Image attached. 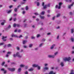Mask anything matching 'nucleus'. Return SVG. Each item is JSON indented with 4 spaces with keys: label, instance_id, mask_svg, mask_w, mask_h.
Returning <instances> with one entry per match:
<instances>
[{
    "label": "nucleus",
    "instance_id": "nucleus-1",
    "mask_svg": "<svg viewBox=\"0 0 74 74\" xmlns=\"http://www.w3.org/2000/svg\"><path fill=\"white\" fill-rule=\"evenodd\" d=\"M63 4V3L60 2L59 3V6H58V5H56L55 6V8L56 9L58 8V9H60V7H61V5H62Z\"/></svg>",
    "mask_w": 74,
    "mask_h": 74
},
{
    "label": "nucleus",
    "instance_id": "nucleus-2",
    "mask_svg": "<svg viewBox=\"0 0 74 74\" xmlns=\"http://www.w3.org/2000/svg\"><path fill=\"white\" fill-rule=\"evenodd\" d=\"M71 60V58L70 57L66 58L64 59V60L65 61V62H66V61H67V62H70V61Z\"/></svg>",
    "mask_w": 74,
    "mask_h": 74
},
{
    "label": "nucleus",
    "instance_id": "nucleus-3",
    "mask_svg": "<svg viewBox=\"0 0 74 74\" xmlns=\"http://www.w3.org/2000/svg\"><path fill=\"white\" fill-rule=\"evenodd\" d=\"M8 69L9 71H12V72H14V71H15V68H8Z\"/></svg>",
    "mask_w": 74,
    "mask_h": 74
},
{
    "label": "nucleus",
    "instance_id": "nucleus-4",
    "mask_svg": "<svg viewBox=\"0 0 74 74\" xmlns=\"http://www.w3.org/2000/svg\"><path fill=\"white\" fill-rule=\"evenodd\" d=\"M47 7H50V4L49 3L47 5H45V6L43 7L42 9H46Z\"/></svg>",
    "mask_w": 74,
    "mask_h": 74
},
{
    "label": "nucleus",
    "instance_id": "nucleus-5",
    "mask_svg": "<svg viewBox=\"0 0 74 74\" xmlns=\"http://www.w3.org/2000/svg\"><path fill=\"white\" fill-rule=\"evenodd\" d=\"M16 56L19 58H21L22 57V56L20 55V53L18 52L16 53Z\"/></svg>",
    "mask_w": 74,
    "mask_h": 74
},
{
    "label": "nucleus",
    "instance_id": "nucleus-6",
    "mask_svg": "<svg viewBox=\"0 0 74 74\" xmlns=\"http://www.w3.org/2000/svg\"><path fill=\"white\" fill-rule=\"evenodd\" d=\"M7 38V36H3L2 39L3 40V41L5 42L7 41V39L6 38Z\"/></svg>",
    "mask_w": 74,
    "mask_h": 74
},
{
    "label": "nucleus",
    "instance_id": "nucleus-7",
    "mask_svg": "<svg viewBox=\"0 0 74 74\" xmlns=\"http://www.w3.org/2000/svg\"><path fill=\"white\" fill-rule=\"evenodd\" d=\"M11 36H12V37H17V38H18V37L17 35L14 34V33L12 34L11 35Z\"/></svg>",
    "mask_w": 74,
    "mask_h": 74
},
{
    "label": "nucleus",
    "instance_id": "nucleus-8",
    "mask_svg": "<svg viewBox=\"0 0 74 74\" xmlns=\"http://www.w3.org/2000/svg\"><path fill=\"white\" fill-rule=\"evenodd\" d=\"M48 57L49 58H55V56L54 55H49L48 56Z\"/></svg>",
    "mask_w": 74,
    "mask_h": 74
},
{
    "label": "nucleus",
    "instance_id": "nucleus-9",
    "mask_svg": "<svg viewBox=\"0 0 74 74\" xmlns=\"http://www.w3.org/2000/svg\"><path fill=\"white\" fill-rule=\"evenodd\" d=\"M43 71H45V70H49V68L47 67H44L43 68Z\"/></svg>",
    "mask_w": 74,
    "mask_h": 74
},
{
    "label": "nucleus",
    "instance_id": "nucleus-10",
    "mask_svg": "<svg viewBox=\"0 0 74 74\" xmlns=\"http://www.w3.org/2000/svg\"><path fill=\"white\" fill-rule=\"evenodd\" d=\"M49 74H56V73H54L53 71H51L49 73Z\"/></svg>",
    "mask_w": 74,
    "mask_h": 74
},
{
    "label": "nucleus",
    "instance_id": "nucleus-11",
    "mask_svg": "<svg viewBox=\"0 0 74 74\" xmlns=\"http://www.w3.org/2000/svg\"><path fill=\"white\" fill-rule=\"evenodd\" d=\"M28 70L29 71H32L34 70V68H31L30 69H29Z\"/></svg>",
    "mask_w": 74,
    "mask_h": 74
},
{
    "label": "nucleus",
    "instance_id": "nucleus-12",
    "mask_svg": "<svg viewBox=\"0 0 74 74\" xmlns=\"http://www.w3.org/2000/svg\"><path fill=\"white\" fill-rule=\"evenodd\" d=\"M55 46V45H52L50 47L51 49H53V48H54Z\"/></svg>",
    "mask_w": 74,
    "mask_h": 74
},
{
    "label": "nucleus",
    "instance_id": "nucleus-13",
    "mask_svg": "<svg viewBox=\"0 0 74 74\" xmlns=\"http://www.w3.org/2000/svg\"><path fill=\"white\" fill-rule=\"evenodd\" d=\"M74 4V2H73L71 5L68 6V8H69V9H71V6H73Z\"/></svg>",
    "mask_w": 74,
    "mask_h": 74
},
{
    "label": "nucleus",
    "instance_id": "nucleus-14",
    "mask_svg": "<svg viewBox=\"0 0 74 74\" xmlns=\"http://www.w3.org/2000/svg\"><path fill=\"white\" fill-rule=\"evenodd\" d=\"M60 65L61 67H63L64 66V62H62L60 63Z\"/></svg>",
    "mask_w": 74,
    "mask_h": 74
},
{
    "label": "nucleus",
    "instance_id": "nucleus-15",
    "mask_svg": "<svg viewBox=\"0 0 74 74\" xmlns=\"http://www.w3.org/2000/svg\"><path fill=\"white\" fill-rule=\"evenodd\" d=\"M38 64H34L32 65V66L33 67H37L38 66Z\"/></svg>",
    "mask_w": 74,
    "mask_h": 74
},
{
    "label": "nucleus",
    "instance_id": "nucleus-16",
    "mask_svg": "<svg viewBox=\"0 0 74 74\" xmlns=\"http://www.w3.org/2000/svg\"><path fill=\"white\" fill-rule=\"evenodd\" d=\"M40 17L41 19H44V18H45V17L44 16H41V15L40 16Z\"/></svg>",
    "mask_w": 74,
    "mask_h": 74
},
{
    "label": "nucleus",
    "instance_id": "nucleus-17",
    "mask_svg": "<svg viewBox=\"0 0 74 74\" xmlns=\"http://www.w3.org/2000/svg\"><path fill=\"white\" fill-rule=\"evenodd\" d=\"M27 42V40H24L23 41V44H25V43Z\"/></svg>",
    "mask_w": 74,
    "mask_h": 74
},
{
    "label": "nucleus",
    "instance_id": "nucleus-18",
    "mask_svg": "<svg viewBox=\"0 0 74 74\" xmlns=\"http://www.w3.org/2000/svg\"><path fill=\"white\" fill-rule=\"evenodd\" d=\"M43 44H44V43H41L39 45V47H42V45H43Z\"/></svg>",
    "mask_w": 74,
    "mask_h": 74
},
{
    "label": "nucleus",
    "instance_id": "nucleus-19",
    "mask_svg": "<svg viewBox=\"0 0 74 74\" xmlns=\"http://www.w3.org/2000/svg\"><path fill=\"white\" fill-rule=\"evenodd\" d=\"M11 47H12V45L10 44H9L7 45V47L8 48Z\"/></svg>",
    "mask_w": 74,
    "mask_h": 74
},
{
    "label": "nucleus",
    "instance_id": "nucleus-20",
    "mask_svg": "<svg viewBox=\"0 0 74 74\" xmlns=\"http://www.w3.org/2000/svg\"><path fill=\"white\" fill-rule=\"evenodd\" d=\"M38 68V70H39L41 69V67L40 66H39V65H38V66L37 67Z\"/></svg>",
    "mask_w": 74,
    "mask_h": 74
},
{
    "label": "nucleus",
    "instance_id": "nucleus-21",
    "mask_svg": "<svg viewBox=\"0 0 74 74\" xmlns=\"http://www.w3.org/2000/svg\"><path fill=\"white\" fill-rule=\"evenodd\" d=\"M21 70H22V69L21 68H19L18 69V73H20V72H21Z\"/></svg>",
    "mask_w": 74,
    "mask_h": 74
},
{
    "label": "nucleus",
    "instance_id": "nucleus-22",
    "mask_svg": "<svg viewBox=\"0 0 74 74\" xmlns=\"http://www.w3.org/2000/svg\"><path fill=\"white\" fill-rule=\"evenodd\" d=\"M70 74H74V71L72 70L71 71V73Z\"/></svg>",
    "mask_w": 74,
    "mask_h": 74
},
{
    "label": "nucleus",
    "instance_id": "nucleus-23",
    "mask_svg": "<svg viewBox=\"0 0 74 74\" xmlns=\"http://www.w3.org/2000/svg\"><path fill=\"white\" fill-rule=\"evenodd\" d=\"M60 15H61L60 14V13H59V14H57L56 17V18H58V17H59L60 16Z\"/></svg>",
    "mask_w": 74,
    "mask_h": 74
},
{
    "label": "nucleus",
    "instance_id": "nucleus-24",
    "mask_svg": "<svg viewBox=\"0 0 74 74\" xmlns=\"http://www.w3.org/2000/svg\"><path fill=\"white\" fill-rule=\"evenodd\" d=\"M45 14V11H42L41 13H40V14L42 15H44Z\"/></svg>",
    "mask_w": 74,
    "mask_h": 74
},
{
    "label": "nucleus",
    "instance_id": "nucleus-25",
    "mask_svg": "<svg viewBox=\"0 0 74 74\" xmlns=\"http://www.w3.org/2000/svg\"><path fill=\"white\" fill-rule=\"evenodd\" d=\"M65 1H66V2H71L72 0H65Z\"/></svg>",
    "mask_w": 74,
    "mask_h": 74
},
{
    "label": "nucleus",
    "instance_id": "nucleus-26",
    "mask_svg": "<svg viewBox=\"0 0 74 74\" xmlns=\"http://www.w3.org/2000/svg\"><path fill=\"white\" fill-rule=\"evenodd\" d=\"M71 33H73L74 32V29L73 28H72L71 29Z\"/></svg>",
    "mask_w": 74,
    "mask_h": 74
},
{
    "label": "nucleus",
    "instance_id": "nucleus-27",
    "mask_svg": "<svg viewBox=\"0 0 74 74\" xmlns=\"http://www.w3.org/2000/svg\"><path fill=\"white\" fill-rule=\"evenodd\" d=\"M20 66V67H24L25 66V65L24 64H21Z\"/></svg>",
    "mask_w": 74,
    "mask_h": 74
},
{
    "label": "nucleus",
    "instance_id": "nucleus-28",
    "mask_svg": "<svg viewBox=\"0 0 74 74\" xmlns=\"http://www.w3.org/2000/svg\"><path fill=\"white\" fill-rule=\"evenodd\" d=\"M45 40H46V39L45 38H43L42 39L41 41L42 42H44V41H45Z\"/></svg>",
    "mask_w": 74,
    "mask_h": 74
},
{
    "label": "nucleus",
    "instance_id": "nucleus-29",
    "mask_svg": "<svg viewBox=\"0 0 74 74\" xmlns=\"http://www.w3.org/2000/svg\"><path fill=\"white\" fill-rule=\"evenodd\" d=\"M54 54V55L55 56H56V55H58V52H56Z\"/></svg>",
    "mask_w": 74,
    "mask_h": 74
},
{
    "label": "nucleus",
    "instance_id": "nucleus-30",
    "mask_svg": "<svg viewBox=\"0 0 74 74\" xmlns=\"http://www.w3.org/2000/svg\"><path fill=\"white\" fill-rule=\"evenodd\" d=\"M71 41H72V42H74V39L72 37H71Z\"/></svg>",
    "mask_w": 74,
    "mask_h": 74
},
{
    "label": "nucleus",
    "instance_id": "nucleus-31",
    "mask_svg": "<svg viewBox=\"0 0 74 74\" xmlns=\"http://www.w3.org/2000/svg\"><path fill=\"white\" fill-rule=\"evenodd\" d=\"M5 62H3L2 64H1V65L2 66H3L4 65V64H5Z\"/></svg>",
    "mask_w": 74,
    "mask_h": 74
},
{
    "label": "nucleus",
    "instance_id": "nucleus-32",
    "mask_svg": "<svg viewBox=\"0 0 74 74\" xmlns=\"http://www.w3.org/2000/svg\"><path fill=\"white\" fill-rule=\"evenodd\" d=\"M11 11H12V10H9L8 12H7V13H8V14H10V13L11 12Z\"/></svg>",
    "mask_w": 74,
    "mask_h": 74
},
{
    "label": "nucleus",
    "instance_id": "nucleus-33",
    "mask_svg": "<svg viewBox=\"0 0 74 74\" xmlns=\"http://www.w3.org/2000/svg\"><path fill=\"white\" fill-rule=\"evenodd\" d=\"M32 46H33V44H30L29 45V48H32Z\"/></svg>",
    "mask_w": 74,
    "mask_h": 74
},
{
    "label": "nucleus",
    "instance_id": "nucleus-34",
    "mask_svg": "<svg viewBox=\"0 0 74 74\" xmlns=\"http://www.w3.org/2000/svg\"><path fill=\"white\" fill-rule=\"evenodd\" d=\"M23 47L24 48H27V47L26 45H24L23 46Z\"/></svg>",
    "mask_w": 74,
    "mask_h": 74
},
{
    "label": "nucleus",
    "instance_id": "nucleus-35",
    "mask_svg": "<svg viewBox=\"0 0 74 74\" xmlns=\"http://www.w3.org/2000/svg\"><path fill=\"white\" fill-rule=\"evenodd\" d=\"M14 27H16V24L15 23H14L13 24V26Z\"/></svg>",
    "mask_w": 74,
    "mask_h": 74
},
{
    "label": "nucleus",
    "instance_id": "nucleus-36",
    "mask_svg": "<svg viewBox=\"0 0 74 74\" xmlns=\"http://www.w3.org/2000/svg\"><path fill=\"white\" fill-rule=\"evenodd\" d=\"M16 26H17V27H20V26H21V25H20V24H16Z\"/></svg>",
    "mask_w": 74,
    "mask_h": 74
},
{
    "label": "nucleus",
    "instance_id": "nucleus-37",
    "mask_svg": "<svg viewBox=\"0 0 74 74\" xmlns=\"http://www.w3.org/2000/svg\"><path fill=\"white\" fill-rule=\"evenodd\" d=\"M24 73L25 74H28L29 73H28V71H26L24 72Z\"/></svg>",
    "mask_w": 74,
    "mask_h": 74
},
{
    "label": "nucleus",
    "instance_id": "nucleus-38",
    "mask_svg": "<svg viewBox=\"0 0 74 74\" xmlns=\"http://www.w3.org/2000/svg\"><path fill=\"white\" fill-rule=\"evenodd\" d=\"M4 42L0 43V45H4Z\"/></svg>",
    "mask_w": 74,
    "mask_h": 74
},
{
    "label": "nucleus",
    "instance_id": "nucleus-39",
    "mask_svg": "<svg viewBox=\"0 0 74 74\" xmlns=\"http://www.w3.org/2000/svg\"><path fill=\"white\" fill-rule=\"evenodd\" d=\"M14 11L15 12H17V11H18V9L16 8H15L14 9Z\"/></svg>",
    "mask_w": 74,
    "mask_h": 74
},
{
    "label": "nucleus",
    "instance_id": "nucleus-40",
    "mask_svg": "<svg viewBox=\"0 0 74 74\" xmlns=\"http://www.w3.org/2000/svg\"><path fill=\"white\" fill-rule=\"evenodd\" d=\"M16 49L17 50H19V49H20V48H19V47H16Z\"/></svg>",
    "mask_w": 74,
    "mask_h": 74
},
{
    "label": "nucleus",
    "instance_id": "nucleus-41",
    "mask_svg": "<svg viewBox=\"0 0 74 74\" xmlns=\"http://www.w3.org/2000/svg\"><path fill=\"white\" fill-rule=\"evenodd\" d=\"M18 33H20V32H21V30L20 29H18Z\"/></svg>",
    "mask_w": 74,
    "mask_h": 74
},
{
    "label": "nucleus",
    "instance_id": "nucleus-42",
    "mask_svg": "<svg viewBox=\"0 0 74 74\" xmlns=\"http://www.w3.org/2000/svg\"><path fill=\"white\" fill-rule=\"evenodd\" d=\"M29 9V8H28V6H26L25 8V9L26 10H28V9Z\"/></svg>",
    "mask_w": 74,
    "mask_h": 74
},
{
    "label": "nucleus",
    "instance_id": "nucleus-43",
    "mask_svg": "<svg viewBox=\"0 0 74 74\" xmlns=\"http://www.w3.org/2000/svg\"><path fill=\"white\" fill-rule=\"evenodd\" d=\"M27 26V24H24V27H26Z\"/></svg>",
    "mask_w": 74,
    "mask_h": 74
},
{
    "label": "nucleus",
    "instance_id": "nucleus-44",
    "mask_svg": "<svg viewBox=\"0 0 74 74\" xmlns=\"http://www.w3.org/2000/svg\"><path fill=\"white\" fill-rule=\"evenodd\" d=\"M34 14L36 15H38V14L37 13H34Z\"/></svg>",
    "mask_w": 74,
    "mask_h": 74
},
{
    "label": "nucleus",
    "instance_id": "nucleus-45",
    "mask_svg": "<svg viewBox=\"0 0 74 74\" xmlns=\"http://www.w3.org/2000/svg\"><path fill=\"white\" fill-rule=\"evenodd\" d=\"M39 37H40V34H38L36 36V37H37V38H38Z\"/></svg>",
    "mask_w": 74,
    "mask_h": 74
},
{
    "label": "nucleus",
    "instance_id": "nucleus-46",
    "mask_svg": "<svg viewBox=\"0 0 74 74\" xmlns=\"http://www.w3.org/2000/svg\"><path fill=\"white\" fill-rule=\"evenodd\" d=\"M13 21H16V18H14L13 19Z\"/></svg>",
    "mask_w": 74,
    "mask_h": 74
},
{
    "label": "nucleus",
    "instance_id": "nucleus-47",
    "mask_svg": "<svg viewBox=\"0 0 74 74\" xmlns=\"http://www.w3.org/2000/svg\"><path fill=\"white\" fill-rule=\"evenodd\" d=\"M6 47H7V45H5L3 46V47L4 48H6Z\"/></svg>",
    "mask_w": 74,
    "mask_h": 74
},
{
    "label": "nucleus",
    "instance_id": "nucleus-48",
    "mask_svg": "<svg viewBox=\"0 0 74 74\" xmlns=\"http://www.w3.org/2000/svg\"><path fill=\"white\" fill-rule=\"evenodd\" d=\"M7 73V71L6 70H5L4 71V74H6Z\"/></svg>",
    "mask_w": 74,
    "mask_h": 74
},
{
    "label": "nucleus",
    "instance_id": "nucleus-49",
    "mask_svg": "<svg viewBox=\"0 0 74 74\" xmlns=\"http://www.w3.org/2000/svg\"><path fill=\"white\" fill-rule=\"evenodd\" d=\"M56 17L55 16H54L52 18V20H53L54 21V20H55V17Z\"/></svg>",
    "mask_w": 74,
    "mask_h": 74
},
{
    "label": "nucleus",
    "instance_id": "nucleus-50",
    "mask_svg": "<svg viewBox=\"0 0 74 74\" xmlns=\"http://www.w3.org/2000/svg\"><path fill=\"white\" fill-rule=\"evenodd\" d=\"M3 23H6V20H3Z\"/></svg>",
    "mask_w": 74,
    "mask_h": 74
},
{
    "label": "nucleus",
    "instance_id": "nucleus-51",
    "mask_svg": "<svg viewBox=\"0 0 74 74\" xmlns=\"http://www.w3.org/2000/svg\"><path fill=\"white\" fill-rule=\"evenodd\" d=\"M59 36L58 35L57 37V40H59Z\"/></svg>",
    "mask_w": 74,
    "mask_h": 74
},
{
    "label": "nucleus",
    "instance_id": "nucleus-52",
    "mask_svg": "<svg viewBox=\"0 0 74 74\" xmlns=\"http://www.w3.org/2000/svg\"><path fill=\"white\" fill-rule=\"evenodd\" d=\"M32 39H35V37L34 36H32Z\"/></svg>",
    "mask_w": 74,
    "mask_h": 74
},
{
    "label": "nucleus",
    "instance_id": "nucleus-53",
    "mask_svg": "<svg viewBox=\"0 0 74 74\" xmlns=\"http://www.w3.org/2000/svg\"><path fill=\"white\" fill-rule=\"evenodd\" d=\"M11 64L13 65V64H16V63L14 62H12L11 63Z\"/></svg>",
    "mask_w": 74,
    "mask_h": 74
},
{
    "label": "nucleus",
    "instance_id": "nucleus-54",
    "mask_svg": "<svg viewBox=\"0 0 74 74\" xmlns=\"http://www.w3.org/2000/svg\"><path fill=\"white\" fill-rule=\"evenodd\" d=\"M37 6H39L40 5V3L37 2Z\"/></svg>",
    "mask_w": 74,
    "mask_h": 74
},
{
    "label": "nucleus",
    "instance_id": "nucleus-55",
    "mask_svg": "<svg viewBox=\"0 0 74 74\" xmlns=\"http://www.w3.org/2000/svg\"><path fill=\"white\" fill-rule=\"evenodd\" d=\"M25 39H27L28 38V36H26L25 37Z\"/></svg>",
    "mask_w": 74,
    "mask_h": 74
},
{
    "label": "nucleus",
    "instance_id": "nucleus-56",
    "mask_svg": "<svg viewBox=\"0 0 74 74\" xmlns=\"http://www.w3.org/2000/svg\"><path fill=\"white\" fill-rule=\"evenodd\" d=\"M13 57H14V58H15V57H16V54H13Z\"/></svg>",
    "mask_w": 74,
    "mask_h": 74
},
{
    "label": "nucleus",
    "instance_id": "nucleus-57",
    "mask_svg": "<svg viewBox=\"0 0 74 74\" xmlns=\"http://www.w3.org/2000/svg\"><path fill=\"white\" fill-rule=\"evenodd\" d=\"M8 29H10L11 28V25H9L8 27Z\"/></svg>",
    "mask_w": 74,
    "mask_h": 74
},
{
    "label": "nucleus",
    "instance_id": "nucleus-58",
    "mask_svg": "<svg viewBox=\"0 0 74 74\" xmlns=\"http://www.w3.org/2000/svg\"><path fill=\"white\" fill-rule=\"evenodd\" d=\"M44 4H45L44 2H43L42 3V6H43V7H44V6H45V5H44Z\"/></svg>",
    "mask_w": 74,
    "mask_h": 74
},
{
    "label": "nucleus",
    "instance_id": "nucleus-59",
    "mask_svg": "<svg viewBox=\"0 0 74 74\" xmlns=\"http://www.w3.org/2000/svg\"><path fill=\"white\" fill-rule=\"evenodd\" d=\"M25 68V69H28V66H26Z\"/></svg>",
    "mask_w": 74,
    "mask_h": 74
},
{
    "label": "nucleus",
    "instance_id": "nucleus-60",
    "mask_svg": "<svg viewBox=\"0 0 74 74\" xmlns=\"http://www.w3.org/2000/svg\"><path fill=\"white\" fill-rule=\"evenodd\" d=\"M1 25H4V23L2 22L1 23Z\"/></svg>",
    "mask_w": 74,
    "mask_h": 74
},
{
    "label": "nucleus",
    "instance_id": "nucleus-61",
    "mask_svg": "<svg viewBox=\"0 0 74 74\" xmlns=\"http://www.w3.org/2000/svg\"><path fill=\"white\" fill-rule=\"evenodd\" d=\"M1 71H5L4 70V68H2V69H1Z\"/></svg>",
    "mask_w": 74,
    "mask_h": 74
},
{
    "label": "nucleus",
    "instance_id": "nucleus-62",
    "mask_svg": "<svg viewBox=\"0 0 74 74\" xmlns=\"http://www.w3.org/2000/svg\"><path fill=\"white\" fill-rule=\"evenodd\" d=\"M38 49V48H35V50H36V51H37Z\"/></svg>",
    "mask_w": 74,
    "mask_h": 74
},
{
    "label": "nucleus",
    "instance_id": "nucleus-63",
    "mask_svg": "<svg viewBox=\"0 0 74 74\" xmlns=\"http://www.w3.org/2000/svg\"><path fill=\"white\" fill-rule=\"evenodd\" d=\"M48 64H45V66H48Z\"/></svg>",
    "mask_w": 74,
    "mask_h": 74
},
{
    "label": "nucleus",
    "instance_id": "nucleus-64",
    "mask_svg": "<svg viewBox=\"0 0 74 74\" xmlns=\"http://www.w3.org/2000/svg\"><path fill=\"white\" fill-rule=\"evenodd\" d=\"M7 54H10H10H11V52H8L7 53Z\"/></svg>",
    "mask_w": 74,
    "mask_h": 74
}]
</instances>
